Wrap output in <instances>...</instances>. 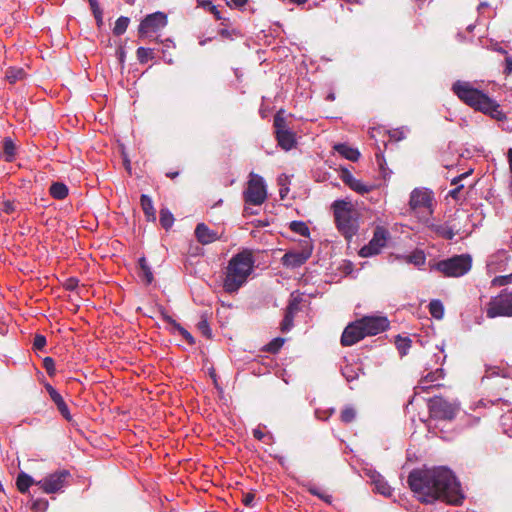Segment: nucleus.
Masks as SVG:
<instances>
[{
    "instance_id": "7",
    "label": "nucleus",
    "mask_w": 512,
    "mask_h": 512,
    "mask_svg": "<svg viewBox=\"0 0 512 512\" xmlns=\"http://www.w3.org/2000/svg\"><path fill=\"white\" fill-rule=\"evenodd\" d=\"M267 198L266 185L261 176L251 173L246 190L245 202L252 205H261Z\"/></svg>"
},
{
    "instance_id": "64",
    "label": "nucleus",
    "mask_w": 512,
    "mask_h": 512,
    "mask_svg": "<svg viewBox=\"0 0 512 512\" xmlns=\"http://www.w3.org/2000/svg\"><path fill=\"white\" fill-rule=\"evenodd\" d=\"M88 1H89L91 8L99 6L98 0H88Z\"/></svg>"
},
{
    "instance_id": "47",
    "label": "nucleus",
    "mask_w": 512,
    "mask_h": 512,
    "mask_svg": "<svg viewBox=\"0 0 512 512\" xmlns=\"http://www.w3.org/2000/svg\"><path fill=\"white\" fill-rule=\"evenodd\" d=\"M43 366L49 376H54L56 372L55 362L51 357H45L43 359Z\"/></svg>"
},
{
    "instance_id": "6",
    "label": "nucleus",
    "mask_w": 512,
    "mask_h": 512,
    "mask_svg": "<svg viewBox=\"0 0 512 512\" xmlns=\"http://www.w3.org/2000/svg\"><path fill=\"white\" fill-rule=\"evenodd\" d=\"M486 315L490 319L512 317V290L505 288L492 297L486 306Z\"/></svg>"
},
{
    "instance_id": "62",
    "label": "nucleus",
    "mask_w": 512,
    "mask_h": 512,
    "mask_svg": "<svg viewBox=\"0 0 512 512\" xmlns=\"http://www.w3.org/2000/svg\"><path fill=\"white\" fill-rule=\"evenodd\" d=\"M506 63H507V69L509 70V72H511L512 71V59L507 58Z\"/></svg>"
},
{
    "instance_id": "39",
    "label": "nucleus",
    "mask_w": 512,
    "mask_h": 512,
    "mask_svg": "<svg viewBox=\"0 0 512 512\" xmlns=\"http://www.w3.org/2000/svg\"><path fill=\"white\" fill-rule=\"evenodd\" d=\"M290 229L293 232H295L299 235H302V236L307 237L310 234L308 226L302 221H292L290 223Z\"/></svg>"
},
{
    "instance_id": "52",
    "label": "nucleus",
    "mask_w": 512,
    "mask_h": 512,
    "mask_svg": "<svg viewBox=\"0 0 512 512\" xmlns=\"http://www.w3.org/2000/svg\"><path fill=\"white\" fill-rule=\"evenodd\" d=\"M46 345V338L43 335L34 336V349L41 350Z\"/></svg>"
},
{
    "instance_id": "8",
    "label": "nucleus",
    "mask_w": 512,
    "mask_h": 512,
    "mask_svg": "<svg viewBox=\"0 0 512 512\" xmlns=\"http://www.w3.org/2000/svg\"><path fill=\"white\" fill-rule=\"evenodd\" d=\"M429 412L431 417L439 420L451 421L455 418L458 406L450 403L441 397H434L429 400Z\"/></svg>"
},
{
    "instance_id": "17",
    "label": "nucleus",
    "mask_w": 512,
    "mask_h": 512,
    "mask_svg": "<svg viewBox=\"0 0 512 512\" xmlns=\"http://www.w3.org/2000/svg\"><path fill=\"white\" fill-rule=\"evenodd\" d=\"M341 179L349 188L362 195L373 189L372 185L364 184L361 180L356 179L347 169L342 171Z\"/></svg>"
},
{
    "instance_id": "31",
    "label": "nucleus",
    "mask_w": 512,
    "mask_h": 512,
    "mask_svg": "<svg viewBox=\"0 0 512 512\" xmlns=\"http://www.w3.org/2000/svg\"><path fill=\"white\" fill-rule=\"evenodd\" d=\"M429 312L435 319H442L444 316V306L440 300H432L429 303Z\"/></svg>"
},
{
    "instance_id": "23",
    "label": "nucleus",
    "mask_w": 512,
    "mask_h": 512,
    "mask_svg": "<svg viewBox=\"0 0 512 512\" xmlns=\"http://www.w3.org/2000/svg\"><path fill=\"white\" fill-rule=\"evenodd\" d=\"M162 316H163V319L171 324L173 326V328H175L176 330L179 331V333L183 336V338L189 343V344H194L195 340L193 338V336L185 329L183 328L179 323H177L172 317H170L169 315L165 314V313H162Z\"/></svg>"
},
{
    "instance_id": "56",
    "label": "nucleus",
    "mask_w": 512,
    "mask_h": 512,
    "mask_svg": "<svg viewBox=\"0 0 512 512\" xmlns=\"http://www.w3.org/2000/svg\"><path fill=\"white\" fill-rule=\"evenodd\" d=\"M247 1L248 0H230V1H227V5L230 7L240 8V7H243L247 3Z\"/></svg>"
},
{
    "instance_id": "22",
    "label": "nucleus",
    "mask_w": 512,
    "mask_h": 512,
    "mask_svg": "<svg viewBox=\"0 0 512 512\" xmlns=\"http://www.w3.org/2000/svg\"><path fill=\"white\" fill-rule=\"evenodd\" d=\"M50 195L57 200H62L68 195V187L62 182H54L49 188Z\"/></svg>"
},
{
    "instance_id": "5",
    "label": "nucleus",
    "mask_w": 512,
    "mask_h": 512,
    "mask_svg": "<svg viewBox=\"0 0 512 512\" xmlns=\"http://www.w3.org/2000/svg\"><path fill=\"white\" fill-rule=\"evenodd\" d=\"M472 259L469 255H457L435 264V269L447 277H459L471 269Z\"/></svg>"
},
{
    "instance_id": "36",
    "label": "nucleus",
    "mask_w": 512,
    "mask_h": 512,
    "mask_svg": "<svg viewBox=\"0 0 512 512\" xmlns=\"http://www.w3.org/2000/svg\"><path fill=\"white\" fill-rule=\"evenodd\" d=\"M129 22H130V20L128 17H125V16L119 17L116 20L115 26L113 28L114 35L120 36V35L124 34L127 30Z\"/></svg>"
},
{
    "instance_id": "12",
    "label": "nucleus",
    "mask_w": 512,
    "mask_h": 512,
    "mask_svg": "<svg viewBox=\"0 0 512 512\" xmlns=\"http://www.w3.org/2000/svg\"><path fill=\"white\" fill-rule=\"evenodd\" d=\"M359 320L365 337L377 335L389 327L388 319L383 316H364Z\"/></svg>"
},
{
    "instance_id": "44",
    "label": "nucleus",
    "mask_w": 512,
    "mask_h": 512,
    "mask_svg": "<svg viewBox=\"0 0 512 512\" xmlns=\"http://www.w3.org/2000/svg\"><path fill=\"white\" fill-rule=\"evenodd\" d=\"M443 370L442 369H436L435 371L433 372H429L423 379H422V383L424 382H435L441 378H443Z\"/></svg>"
},
{
    "instance_id": "9",
    "label": "nucleus",
    "mask_w": 512,
    "mask_h": 512,
    "mask_svg": "<svg viewBox=\"0 0 512 512\" xmlns=\"http://www.w3.org/2000/svg\"><path fill=\"white\" fill-rule=\"evenodd\" d=\"M389 236V232L386 228L377 226L374 230L372 239L368 244L364 245L360 249L359 255L363 258L378 255L386 246Z\"/></svg>"
},
{
    "instance_id": "18",
    "label": "nucleus",
    "mask_w": 512,
    "mask_h": 512,
    "mask_svg": "<svg viewBox=\"0 0 512 512\" xmlns=\"http://www.w3.org/2000/svg\"><path fill=\"white\" fill-rule=\"evenodd\" d=\"M299 303H300L299 300L296 298L292 299L289 302V304L285 310L284 318L281 322V331L282 332H288L293 327L294 316L299 311Z\"/></svg>"
},
{
    "instance_id": "2",
    "label": "nucleus",
    "mask_w": 512,
    "mask_h": 512,
    "mask_svg": "<svg viewBox=\"0 0 512 512\" xmlns=\"http://www.w3.org/2000/svg\"><path fill=\"white\" fill-rule=\"evenodd\" d=\"M452 90L461 101L474 109L488 114L498 121L506 119V115L500 110L499 104L482 91L474 88L469 82L457 81L453 84Z\"/></svg>"
},
{
    "instance_id": "50",
    "label": "nucleus",
    "mask_w": 512,
    "mask_h": 512,
    "mask_svg": "<svg viewBox=\"0 0 512 512\" xmlns=\"http://www.w3.org/2000/svg\"><path fill=\"white\" fill-rule=\"evenodd\" d=\"M48 506V501L45 499L34 500V512H43Z\"/></svg>"
},
{
    "instance_id": "34",
    "label": "nucleus",
    "mask_w": 512,
    "mask_h": 512,
    "mask_svg": "<svg viewBox=\"0 0 512 512\" xmlns=\"http://www.w3.org/2000/svg\"><path fill=\"white\" fill-rule=\"evenodd\" d=\"M374 486L378 493H380L384 496H391V494H392L391 487L380 476H378L376 479H374Z\"/></svg>"
},
{
    "instance_id": "49",
    "label": "nucleus",
    "mask_w": 512,
    "mask_h": 512,
    "mask_svg": "<svg viewBox=\"0 0 512 512\" xmlns=\"http://www.w3.org/2000/svg\"><path fill=\"white\" fill-rule=\"evenodd\" d=\"M45 389L55 405L63 399L62 396L49 383H45Z\"/></svg>"
},
{
    "instance_id": "25",
    "label": "nucleus",
    "mask_w": 512,
    "mask_h": 512,
    "mask_svg": "<svg viewBox=\"0 0 512 512\" xmlns=\"http://www.w3.org/2000/svg\"><path fill=\"white\" fill-rule=\"evenodd\" d=\"M16 486L19 492H28L29 488L32 486V477L24 472L19 473L16 479Z\"/></svg>"
},
{
    "instance_id": "41",
    "label": "nucleus",
    "mask_w": 512,
    "mask_h": 512,
    "mask_svg": "<svg viewBox=\"0 0 512 512\" xmlns=\"http://www.w3.org/2000/svg\"><path fill=\"white\" fill-rule=\"evenodd\" d=\"M17 205L18 203L14 200H4L0 203V210L7 214H11L16 211Z\"/></svg>"
},
{
    "instance_id": "53",
    "label": "nucleus",
    "mask_w": 512,
    "mask_h": 512,
    "mask_svg": "<svg viewBox=\"0 0 512 512\" xmlns=\"http://www.w3.org/2000/svg\"><path fill=\"white\" fill-rule=\"evenodd\" d=\"M91 10L93 12V15H94L96 21H97L98 26H100L103 22V18H102L103 13H102L100 6L92 7Z\"/></svg>"
},
{
    "instance_id": "57",
    "label": "nucleus",
    "mask_w": 512,
    "mask_h": 512,
    "mask_svg": "<svg viewBox=\"0 0 512 512\" xmlns=\"http://www.w3.org/2000/svg\"><path fill=\"white\" fill-rule=\"evenodd\" d=\"M254 501V494L247 493L244 495L243 503L245 506H252Z\"/></svg>"
},
{
    "instance_id": "4",
    "label": "nucleus",
    "mask_w": 512,
    "mask_h": 512,
    "mask_svg": "<svg viewBox=\"0 0 512 512\" xmlns=\"http://www.w3.org/2000/svg\"><path fill=\"white\" fill-rule=\"evenodd\" d=\"M335 224L338 231L350 240L358 231V212L351 201L336 200L332 204Z\"/></svg>"
},
{
    "instance_id": "32",
    "label": "nucleus",
    "mask_w": 512,
    "mask_h": 512,
    "mask_svg": "<svg viewBox=\"0 0 512 512\" xmlns=\"http://www.w3.org/2000/svg\"><path fill=\"white\" fill-rule=\"evenodd\" d=\"M160 223L166 230L170 229L174 223V216L167 208L160 210Z\"/></svg>"
},
{
    "instance_id": "13",
    "label": "nucleus",
    "mask_w": 512,
    "mask_h": 512,
    "mask_svg": "<svg viewBox=\"0 0 512 512\" xmlns=\"http://www.w3.org/2000/svg\"><path fill=\"white\" fill-rule=\"evenodd\" d=\"M69 475L70 474L67 470H62L50 474L43 480L37 482L36 484L39 485L40 488L45 493H56L64 486L66 479L69 477Z\"/></svg>"
},
{
    "instance_id": "24",
    "label": "nucleus",
    "mask_w": 512,
    "mask_h": 512,
    "mask_svg": "<svg viewBox=\"0 0 512 512\" xmlns=\"http://www.w3.org/2000/svg\"><path fill=\"white\" fill-rule=\"evenodd\" d=\"M493 376L500 377L497 380V382H503V381L507 380V374H506L505 370H501L498 367H488L486 369L485 375L482 377V382H484L485 379H490ZM496 384L504 387L505 389H507V386H505L502 383L501 384L500 383H496Z\"/></svg>"
},
{
    "instance_id": "26",
    "label": "nucleus",
    "mask_w": 512,
    "mask_h": 512,
    "mask_svg": "<svg viewBox=\"0 0 512 512\" xmlns=\"http://www.w3.org/2000/svg\"><path fill=\"white\" fill-rule=\"evenodd\" d=\"M273 125L275 128V135L280 134V131L291 130L287 125L283 109H280L275 114Z\"/></svg>"
},
{
    "instance_id": "1",
    "label": "nucleus",
    "mask_w": 512,
    "mask_h": 512,
    "mask_svg": "<svg viewBox=\"0 0 512 512\" xmlns=\"http://www.w3.org/2000/svg\"><path fill=\"white\" fill-rule=\"evenodd\" d=\"M411 490L426 504L440 500L449 504H460L463 494L452 471L446 467L414 469L408 476Z\"/></svg>"
},
{
    "instance_id": "30",
    "label": "nucleus",
    "mask_w": 512,
    "mask_h": 512,
    "mask_svg": "<svg viewBox=\"0 0 512 512\" xmlns=\"http://www.w3.org/2000/svg\"><path fill=\"white\" fill-rule=\"evenodd\" d=\"M470 173H471V171L463 173V174H461V175H459V176H457V177L452 179L451 184L455 185L456 187L454 189H452L451 191H449V196L450 197H452L455 200L459 199V193H460V191L464 187L463 185H459V182L462 179H464L465 177H467Z\"/></svg>"
},
{
    "instance_id": "29",
    "label": "nucleus",
    "mask_w": 512,
    "mask_h": 512,
    "mask_svg": "<svg viewBox=\"0 0 512 512\" xmlns=\"http://www.w3.org/2000/svg\"><path fill=\"white\" fill-rule=\"evenodd\" d=\"M139 266H140V273H139L140 278L146 284H150L153 281V273H152L150 267L148 266L145 258H141L139 260Z\"/></svg>"
},
{
    "instance_id": "42",
    "label": "nucleus",
    "mask_w": 512,
    "mask_h": 512,
    "mask_svg": "<svg viewBox=\"0 0 512 512\" xmlns=\"http://www.w3.org/2000/svg\"><path fill=\"white\" fill-rule=\"evenodd\" d=\"M197 328L202 335L206 336L207 338H211L212 332L207 319L204 316H202L201 320L198 322Z\"/></svg>"
},
{
    "instance_id": "10",
    "label": "nucleus",
    "mask_w": 512,
    "mask_h": 512,
    "mask_svg": "<svg viewBox=\"0 0 512 512\" xmlns=\"http://www.w3.org/2000/svg\"><path fill=\"white\" fill-rule=\"evenodd\" d=\"M167 15L163 12H155L147 15L140 23L138 32L140 37L157 32L167 25Z\"/></svg>"
},
{
    "instance_id": "55",
    "label": "nucleus",
    "mask_w": 512,
    "mask_h": 512,
    "mask_svg": "<svg viewBox=\"0 0 512 512\" xmlns=\"http://www.w3.org/2000/svg\"><path fill=\"white\" fill-rule=\"evenodd\" d=\"M116 56L120 62V64L123 66L124 65V61H125V57H126V53H125V50L123 47H119L116 51Z\"/></svg>"
},
{
    "instance_id": "3",
    "label": "nucleus",
    "mask_w": 512,
    "mask_h": 512,
    "mask_svg": "<svg viewBox=\"0 0 512 512\" xmlns=\"http://www.w3.org/2000/svg\"><path fill=\"white\" fill-rule=\"evenodd\" d=\"M254 266L252 254L248 251L234 255L227 266L223 287L228 293H234L244 285Z\"/></svg>"
},
{
    "instance_id": "51",
    "label": "nucleus",
    "mask_w": 512,
    "mask_h": 512,
    "mask_svg": "<svg viewBox=\"0 0 512 512\" xmlns=\"http://www.w3.org/2000/svg\"><path fill=\"white\" fill-rule=\"evenodd\" d=\"M511 280H512V273L510 275L496 277L493 280V284L499 285V286H504V285L509 284L511 282Z\"/></svg>"
},
{
    "instance_id": "45",
    "label": "nucleus",
    "mask_w": 512,
    "mask_h": 512,
    "mask_svg": "<svg viewBox=\"0 0 512 512\" xmlns=\"http://www.w3.org/2000/svg\"><path fill=\"white\" fill-rule=\"evenodd\" d=\"M342 375L345 377V379L348 382H352L358 378L357 372L354 370V368L350 365H346L342 369Z\"/></svg>"
},
{
    "instance_id": "33",
    "label": "nucleus",
    "mask_w": 512,
    "mask_h": 512,
    "mask_svg": "<svg viewBox=\"0 0 512 512\" xmlns=\"http://www.w3.org/2000/svg\"><path fill=\"white\" fill-rule=\"evenodd\" d=\"M307 490L314 496L320 498L321 500L325 501L328 504H331L332 502V496L326 494L325 492L321 491L316 485L312 483H308L305 485Z\"/></svg>"
},
{
    "instance_id": "59",
    "label": "nucleus",
    "mask_w": 512,
    "mask_h": 512,
    "mask_svg": "<svg viewBox=\"0 0 512 512\" xmlns=\"http://www.w3.org/2000/svg\"><path fill=\"white\" fill-rule=\"evenodd\" d=\"M253 436L257 440H262L265 437V434L261 430H259V429H254Z\"/></svg>"
},
{
    "instance_id": "27",
    "label": "nucleus",
    "mask_w": 512,
    "mask_h": 512,
    "mask_svg": "<svg viewBox=\"0 0 512 512\" xmlns=\"http://www.w3.org/2000/svg\"><path fill=\"white\" fill-rule=\"evenodd\" d=\"M26 76V71L21 67H10L6 72V78L10 83L23 80Z\"/></svg>"
},
{
    "instance_id": "15",
    "label": "nucleus",
    "mask_w": 512,
    "mask_h": 512,
    "mask_svg": "<svg viewBox=\"0 0 512 512\" xmlns=\"http://www.w3.org/2000/svg\"><path fill=\"white\" fill-rule=\"evenodd\" d=\"M365 337L360 320H356L344 329L341 336L343 346H352Z\"/></svg>"
},
{
    "instance_id": "61",
    "label": "nucleus",
    "mask_w": 512,
    "mask_h": 512,
    "mask_svg": "<svg viewBox=\"0 0 512 512\" xmlns=\"http://www.w3.org/2000/svg\"><path fill=\"white\" fill-rule=\"evenodd\" d=\"M34 372H35V374L37 375L38 380H39L40 382H42V381H43V379H44V375H43V373H42L41 371H39L38 369H34Z\"/></svg>"
},
{
    "instance_id": "21",
    "label": "nucleus",
    "mask_w": 512,
    "mask_h": 512,
    "mask_svg": "<svg viewBox=\"0 0 512 512\" xmlns=\"http://www.w3.org/2000/svg\"><path fill=\"white\" fill-rule=\"evenodd\" d=\"M141 207L148 221L156 220V212L153 207L151 198L148 195L142 194L140 198Z\"/></svg>"
},
{
    "instance_id": "40",
    "label": "nucleus",
    "mask_w": 512,
    "mask_h": 512,
    "mask_svg": "<svg viewBox=\"0 0 512 512\" xmlns=\"http://www.w3.org/2000/svg\"><path fill=\"white\" fill-rule=\"evenodd\" d=\"M137 59L140 63H146L148 60L153 58V49L151 48H145V47H139L137 49Z\"/></svg>"
},
{
    "instance_id": "63",
    "label": "nucleus",
    "mask_w": 512,
    "mask_h": 512,
    "mask_svg": "<svg viewBox=\"0 0 512 512\" xmlns=\"http://www.w3.org/2000/svg\"><path fill=\"white\" fill-rule=\"evenodd\" d=\"M166 175H167V177L174 179V178H176L179 175V172H177V171L176 172H169Z\"/></svg>"
},
{
    "instance_id": "48",
    "label": "nucleus",
    "mask_w": 512,
    "mask_h": 512,
    "mask_svg": "<svg viewBox=\"0 0 512 512\" xmlns=\"http://www.w3.org/2000/svg\"><path fill=\"white\" fill-rule=\"evenodd\" d=\"M56 406H57V409L59 410V412L61 413V415L67 421H71L72 420V416L70 414L69 408H68L67 404L65 403V401L63 399L60 402H58L56 404Z\"/></svg>"
},
{
    "instance_id": "19",
    "label": "nucleus",
    "mask_w": 512,
    "mask_h": 512,
    "mask_svg": "<svg viewBox=\"0 0 512 512\" xmlns=\"http://www.w3.org/2000/svg\"><path fill=\"white\" fill-rule=\"evenodd\" d=\"M278 145L285 151H289L297 144L296 134L292 130L280 131L275 135Z\"/></svg>"
},
{
    "instance_id": "38",
    "label": "nucleus",
    "mask_w": 512,
    "mask_h": 512,
    "mask_svg": "<svg viewBox=\"0 0 512 512\" xmlns=\"http://www.w3.org/2000/svg\"><path fill=\"white\" fill-rule=\"evenodd\" d=\"M197 2L199 6L208 9L217 20H226L222 17L221 12L217 9L215 5H213V3L210 0H197Z\"/></svg>"
},
{
    "instance_id": "60",
    "label": "nucleus",
    "mask_w": 512,
    "mask_h": 512,
    "mask_svg": "<svg viewBox=\"0 0 512 512\" xmlns=\"http://www.w3.org/2000/svg\"><path fill=\"white\" fill-rule=\"evenodd\" d=\"M219 34H220L222 37H225V38H229V37H231V32H230L228 29H226V28L221 29V30H220V32H219Z\"/></svg>"
},
{
    "instance_id": "16",
    "label": "nucleus",
    "mask_w": 512,
    "mask_h": 512,
    "mask_svg": "<svg viewBox=\"0 0 512 512\" xmlns=\"http://www.w3.org/2000/svg\"><path fill=\"white\" fill-rule=\"evenodd\" d=\"M194 233L197 241L202 245H208L221 239V235L210 229L205 223L197 224Z\"/></svg>"
},
{
    "instance_id": "58",
    "label": "nucleus",
    "mask_w": 512,
    "mask_h": 512,
    "mask_svg": "<svg viewBox=\"0 0 512 512\" xmlns=\"http://www.w3.org/2000/svg\"><path fill=\"white\" fill-rule=\"evenodd\" d=\"M441 233L445 238L449 240H451L454 237V232L450 228H442Z\"/></svg>"
},
{
    "instance_id": "20",
    "label": "nucleus",
    "mask_w": 512,
    "mask_h": 512,
    "mask_svg": "<svg viewBox=\"0 0 512 512\" xmlns=\"http://www.w3.org/2000/svg\"><path fill=\"white\" fill-rule=\"evenodd\" d=\"M334 150L344 158L350 161H357L360 157V153L357 149L348 146L347 144H336Z\"/></svg>"
},
{
    "instance_id": "35",
    "label": "nucleus",
    "mask_w": 512,
    "mask_h": 512,
    "mask_svg": "<svg viewBox=\"0 0 512 512\" xmlns=\"http://www.w3.org/2000/svg\"><path fill=\"white\" fill-rule=\"evenodd\" d=\"M408 263H412L415 266H422L425 264L426 256L423 251L416 250L406 257Z\"/></svg>"
},
{
    "instance_id": "14",
    "label": "nucleus",
    "mask_w": 512,
    "mask_h": 512,
    "mask_svg": "<svg viewBox=\"0 0 512 512\" xmlns=\"http://www.w3.org/2000/svg\"><path fill=\"white\" fill-rule=\"evenodd\" d=\"M312 254V246L306 245L300 251L286 252L281 258V262L288 268H297L303 265Z\"/></svg>"
},
{
    "instance_id": "11",
    "label": "nucleus",
    "mask_w": 512,
    "mask_h": 512,
    "mask_svg": "<svg viewBox=\"0 0 512 512\" xmlns=\"http://www.w3.org/2000/svg\"><path fill=\"white\" fill-rule=\"evenodd\" d=\"M433 201L432 192L425 188H415L409 199V208L413 212H418L423 209L431 211Z\"/></svg>"
},
{
    "instance_id": "43",
    "label": "nucleus",
    "mask_w": 512,
    "mask_h": 512,
    "mask_svg": "<svg viewBox=\"0 0 512 512\" xmlns=\"http://www.w3.org/2000/svg\"><path fill=\"white\" fill-rule=\"evenodd\" d=\"M355 416H356L355 410L351 407H346L344 410H342L340 417H341L342 422L350 423L355 419Z\"/></svg>"
},
{
    "instance_id": "46",
    "label": "nucleus",
    "mask_w": 512,
    "mask_h": 512,
    "mask_svg": "<svg viewBox=\"0 0 512 512\" xmlns=\"http://www.w3.org/2000/svg\"><path fill=\"white\" fill-rule=\"evenodd\" d=\"M284 344L283 338H275L267 345V351L277 353Z\"/></svg>"
},
{
    "instance_id": "54",
    "label": "nucleus",
    "mask_w": 512,
    "mask_h": 512,
    "mask_svg": "<svg viewBox=\"0 0 512 512\" xmlns=\"http://www.w3.org/2000/svg\"><path fill=\"white\" fill-rule=\"evenodd\" d=\"M78 279L76 278H69L65 282V287L67 290H74L78 287Z\"/></svg>"
},
{
    "instance_id": "28",
    "label": "nucleus",
    "mask_w": 512,
    "mask_h": 512,
    "mask_svg": "<svg viewBox=\"0 0 512 512\" xmlns=\"http://www.w3.org/2000/svg\"><path fill=\"white\" fill-rule=\"evenodd\" d=\"M16 146L10 137H6L3 142V157L5 161L11 162L14 159Z\"/></svg>"
},
{
    "instance_id": "37",
    "label": "nucleus",
    "mask_w": 512,
    "mask_h": 512,
    "mask_svg": "<svg viewBox=\"0 0 512 512\" xmlns=\"http://www.w3.org/2000/svg\"><path fill=\"white\" fill-rule=\"evenodd\" d=\"M411 343V339L408 337H401L400 335H398L395 340L396 347L402 356L407 354L411 347Z\"/></svg>"
}]
</instances>
